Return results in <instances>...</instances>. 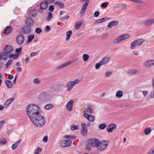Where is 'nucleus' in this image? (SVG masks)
<instances>
[{"label": "nucleus", "mask_w": 154, "mask_h": 154, "mask_svg": "<svg viewBox=\"0 0 154 154\" xmlns=\"http://www.w3.org/2000/svg\"><path fill=\"white\" fill-rule=\"evenodd\" d=\"M26 23L28 26H31L34 23L33 20L30 18H28L26 21Z\"/></svg>", "instance_id": "26"}, {"label": "nucleus", "mask_w": 154, "mask_h": 154, "mask_svg": "<svg viewBox=\"0 0 154 154\" xmlns=\"http://www.w3.org/2000/svg\"><path fill=\"white\" fill-rule=\"evenodd\" d=\"M38 51H37L35 52H32L30 54V56L31 57H33L36 55L38 53Z\"/></svg>", "instance_id": "55"}, {"label": "nucleus", "mask_w": 154, "mask_h": 154, "mask_svg": "<svg viewBox=\"0 0 154 154\" xmlns=\"http://www.w3.org/2000/svg\"><path fill=\"white\" fill-rule=\"evenodd\" d=\"M21 34H28L31 32L30 27V26H27L26 28L21 29Z\"/></svg>", "instance_id": "16"}, {"label": "nucleus", "mask_w": 154, "mask_h": 154, "mask_svg": "<svg viewBox=\"0 0 154 154\" xmlns=\"http://www.w3.org/2000/svg\"><path fill=\"white\" fill-rule=\"evenodd\" d=\"M84 117L86 119L90 122H93L95 120V117L94 116L90 114H85Z\"/></svg>", "instance_id": "18"}, {"label": "nucleus", "mask_w": 154, "mask_h": 154, "mask_svg": "<svg viewBox=\"0 0 154 154\" xmlns=\"http://www.w3.org/2000/svg\"><path fill=\"white\" fill-rule=\"evenodd\" d=\"M99 142V140L94 138L90 139L87 141L89 145L96 148H97Z\"/></svg>", "instance_id": "6"}, {"label": "nucleus", "mask_w": 154, "mask_h": 154, "mask_svg": "<svg viewBox=\"0 0 154 154\" xmlns=\"http://www.w3.org/2000/svg\"><path fill=\"white\" fill-rule=\"evenodd\" d=\"M53 106L52 104H49L46 105L45 106V108L47 110H49L52 109Z\"/></svg>", "instance_id": "43"}, {"label": "nucleus", "mask_w": 154, "mask_h": 154, "mask_svg": "<svg viewBox=\"0 0 154 154\" xmlns=\"http://www.w3.org/2000/svg\"><path fill=\"white\" fill-rule=\"evenodd\" d=\"M72 143V141L69 140H63L60 142V145L61 146L65 147L70 146Z\"/></svg>", "instance_id": "9"}, {"label": "nucleus", "mask_w": 154, "mask_h": 154, "mask_svg": "<svg viewBox=\"0 0 154 154\" xmlns=\"http://www.w3.org/2000/svg\"><path fill=\"white\" fill-rule=\"evenodd\" d=\"M33 83L34 84H38L40 83V81L38 78H36L34 79Z\"/></svg>", "instance_id": "48"}, {"label": "nucleus", "mask_w": 154, "mask_h": 154, "mask_svg": "<svg viewBox=\"0 0 154 154\" xmlns=\"http://www.w3.org/2000/svg\"><path fill=\"white\" fill-rule=\"evenodd\" d=\"M48 140V137L47 135H45L43 138L42 140L45 142L46 143Z\"/></svg>", "instance_id": "56"}, {"label": "nucleus", "mask_w": 154, "mask_h": 154, "mask_svg": "<svg viewBox=\"0 0 154 154\" xmlns=\"http://www.w3.org/2000/svg\"><path fill=\"white\" fill-rule=\"evenodd\" d=\"M109 141L103 140L100 141L97 148V149L99 151H102L105 149L108 145Z\"/></svg>", "instance_id": "3"}, {"label": "nucleus", "mask_w": 154, "mask_h": 154, "mask_svg": "<svg viewBox=\"0 0 154 154\" xmlns=\"http://www.w3.org/2000/svg\"><path fill=\"white\" fill-rule=\"evenodd\" d=\"M69 17V15H67L63 17H62L60 18V20H65L68 19Z\"/></svg>", "instance_id": "61"}, {"label": "nucleus", "mask_w": 154, "mask_h": 154, "mask_svg": "<svg viewBox=\"0 0 154 154\" xmlns=\"http://www.w3.org/2000/svg\"><path fill=\"white\" fill-rule=\"evenodd\" d=\"M152 130L150 128H148L145 129L144 131V133L146 135L149 134L151 132Z\"/></svg>", "instance_id": "36"}, {"label": "nucleus", "mask_w": 154, "mask_h": 154, "mask_svg": "<svg viewBox=\"0 0 154 154\" xmlns=\"http://www.w3.org/2000/svg\"><path fill=\"white\" fill-rule=\"evenodd\" d=\"M138 72L137 70L132 69L130 70L128 72V73L130 75H132L137 73Z\"/></svg>", "instance_id": "38"}, {"label": "nucleus", "mask_w": 154, "mask_h": 154, "mask_svg": "<svg viewBox=\"0 0 154 154\" xmlns=\"http://www.w3.org/2000/svg\"><path fill=\"white\" fill-rule=\"evenodd\" d=\"M41 149L38 148L35 150L34 154H39L41 151Z\"/></svg>", "instance_id": "50"}, {"label": "nucleus", "mask_w": 154, "mask_h": 154, "mask_svg": "<svg viewBox=\"0 0 154 154\" xmlns=\"http://www.w3.org/2000/svg\"><path fill=\"white\" fill-rule=\"evenodd\" d=\"M82 24V23L81 22H79L78 23H75V27L76 29H79L80 27Z\"/></svg>", "instance_id": "45"}, {"label": "nucleus", "mask_w": 154, "mask_h": 154, "mask_svg": "<svg viewBox=\"0 0 154 154\" xmlns=\"http://www.w3.org/2000/svg\"><path fill=\"white\" fill-rule=\"evenodd\" d=\"M52 17V15L51 13L49 12L48 13V15L47 18V21H50Z\"/></svg>", "instance_id": "47"}, {"label": "nucleus", "mask_w": 154, "mask_h": 154, "mask_svg": "<svg viewBox=\"0 0 154 154\" xmlns=\"http://www.w3.org/2000/svg\"><path fill=\"white\" fill-rule=\"evenodd\" d=\"M48 3L45 1L40 4V9L42 10H45L48 7Z\"/></svg>", "instance_id": "23"}, {"label": "nucleus", "mask_w": 154, "mask_h": 154, "mask_svg": "<svg viewBox=\"0 0 154 154\" xmlns=\"http://www.w3.org/2000/svg\"><path fill=\"white\" fill-rule=\"evenodd\" d=\"M35 36L34 35H29L27 36V38H28V40L27 41V43H29L32 40L34 39V38Z\"/></svg>", "instance_id": "33"}, {"label": "nucleus", "mask_w": 154, "mask_h": 154, "mask_svg": "<svg viewBox=\"0 0 154 154\" xmlns=\"http://www.w3.org/2000/svg\"><path fill=\"white\" fill-rule=\"evenodd\" d=\"M64 138H68L71 140H74L75 138L74 136H72L69 135H66L63 137Z\"/></svg>", "instance_id": "40"}, {"label": "nucleus", "mask_w": 154, "mask_h": 154, "mask_svg": "<svg viewBox=\"0 0 154 154\" xmlns=\"http://www.w3.org/2000/svg\"><path fill=\"white\" fill-rule=\"evenodd\" d=\"M81 2H85L82 6V8L81 10L80 14L81 15H83L88 7V4L89 3V0H80Z\"/></svg>", "instance_id": "8"}, {"label": "nucleus", "mask_w": 154, "mask_h": 154, "mask_svg": "<svg viewBox=\"0 0 154 154\" xmlns=\"http://www.w3.org/2000/svg\"><path fill=\"white\" fill-rule=\"evenodd\" d=\"M93 109L90 107L86 109L84 111L83 116H84L85 114H88L87 113L92 114L93 112Z\"/></svg>", "instance_id": "21"}, {"label": "nucleus", "mask_w": 154, "mask_h": 154, "mask_svg": "<svg viewBox=\"0 0 154 154\" xmlns=\"http://www.w3.org/2000/svg\"><path fill=\"white\" fill-rule=\"evenodd\" d=\"M73 106V101L72 100H69L67 103L66 108L69 111L72 110Z\"/></svg>", "instance_id": "15"}, {"label": "nucleus", "mask_w": 154, "mask_h": 154, "mask_svg": "<svg viewBox=\"0 0 154 154\" xmlns=\"http://www.w3.org/2000/svg\"><path fill=\"white\" fill-rule=\"evenodd\" d=\"M107 5L106 4V2L103 3L101 5V6L103 8H106Z\"/></svg>", "instance_id": "60"}, {"label": "nucleus", "mask_w": 154, "mask_h": 154, "mask_svg": "<svg viewBox=\"0 0 154 154\" xmlns=\"http://www.w3.org/2000/svg\"><path fill=\"white\" fill-rule=\"evenodd\" d=\"M116 128V125L115 124L111 123L107 127V131L109 133L112 132L113 130Z\"/></svg>", "instance_id": "13"}, {"label": "nucleus", "mask_w": 154, "mask_h": 154, "mask_svg": "<svg viewBox=\"0 0 154 154\" xmlns=\"http://www.w3.org/2000/svg\"><path fill=\"white\" fill-rule=\"evenodd\" d=\"M123 92L121 90L119 91L116 93V96L119 98H121L123 96Z\"/></svg>", "instance_id": "34"}, {"label": "nucleus", "mask_w": 154, "mask_h": 154, "mask_svg": "<svg viewBox=\"0 0 154 154\" xmlns=\"http://www.w3.org/2000/svg\"><path fill=\"white\" fill-rule=\"evenodd\" d=\"M42 30L39 28H37L35 29V32L37 34H40L42 32Z\"/></svg>", "instance_id": "52"}, {"label": "nucleus", "mask_w": 154, "mask_h": 154, "mask_svg": "<svg viewBox=\"0 0 154 154\" xmlns=\"http://www.w3.org/2000/svg\"><path fill=\"white\" fill-rule=\"evenodd\" d=\"M36 11L35 9H32L30 10L29 15L31 17L35 16L36 15Z\"/></svg>", "instance_id": "31"}, {"label": "nucleus", "mask_w": 154, "mask_h": 154, "mask_svg": "<svg viewBox=\"0 0 154 154\" xmlns=\"http://www.w3.org/2000/svg\"><path fill=\"white\" fill-rule=\"evenodd\" d=\"M21 141V140H19L18 141L13 144L11 146L12 149L13 150L15 149L18 146Z\"/></svg>", "instance_id": "27"}, {"label": "nucleus", "mask_w": 154, "mask_h": 154, "mask_svg": "<svg viewBox=\"0 0 154 154\" xmlns=\"http://www.w3.org/2000/svg\"><path fill=\"white\" fill-rule=\"evenodd\" d=\"M82 131L81 134L83 136H86L87 135V128L86 124L85 123H82L81 124Z\"/></svg>", "instance_id": "12"}, {"label": "nucleus", "mask_w": 154, "mask_h": 154, "mask_svg": "<svg viewBox=\"0 0 154 154\" xmlns=\"http://www.w3.org/2000/svg\"><path fill=\"white\" fill-rule=\"evenodd\" d=\"M50 30V27L48 25L45 28V30L47 32H49Z\"/></svg>", "instance_id": "62"}, {"label": "nucleus", "mask_w": 154, "mask_h": 154, "mask_svg": "<svg viewBox=\"0 0 154 154\" xmlns=\"http://www.w3.org/2000/svg\"><path fill=\"white\" fill-rule=\"evenodd\" d=\"M59 87L60 86L59 85L54 84L50 87V88L53 90L57 91Z\"/></svg>", "instance_id": "29"}, {"label": "nucleus", "mask_w": 154, "mask_h": 154, "mask_svg": "<svg viewBox=\"0 0 154 154\" xmlns=\"http://www.w3.org/2000/svg\"><path fill=\"white\" fill-rule=\"evenodd\" d=\"M119 22L118 20L112 21L110 22L107 25V26L109 28H111L117 26L119 24Z\"/></svg>", "instance_id": "20"}, {"label": "nucleus", "mask_w": 154, "mask_h": 154, "mask_svg": "<svg viewBox=\"0 0 154 154\" xmlns=\"http://www.w3.org/2000/svg\"><path fill=\"white\" fill-rule=\"evenodd\" d=\"M112 74V73L110 72H107L106 73L105 75V76L106 77H108L109 76L111 75Z\"/></svg>", "instance_id": "59"}, {"label": "nucleus", "mask_w": 154, "mask_h": 154, "mask_svg": "<svg viewBox=\"0 0 154 154\" xmlns=\"http://www.w3.org/2000/svg\"><path fill=\"white\" fill-rule=\"evenodd\" d=\"M5 84L7 87L8 88H11L13 87V83L11 81L9 80H6L5 81Z\"/></svg>", "instance_id": "24"}, {"label": "nucleus", "mask_w": 154, "mask_h": 154, "mask_svg": "<svg viewBox=\"0 0 154 154\" xmlns=\"http://www.w3.org/2000/svg\"><path fill=\"white\" fill-rule=\"evenodd\" d=\"M17 42L19 45H21L24 42V37L21 35H19L16 38Z\"/></svg>", "instance_id": "14"}, {"label": "nucleus", "mask_w": 154, "mask_h": 154, "mask_svg": "<svg viewBox=\"0 0 154 154\" xmlns=\"http://www.w3.org/2000/svg\"><path fill=\"white\" fill-rule=\"evenodd\" d=\"M30 120L35 126L38 128L43 127L46 123L45 118L41 113Z\"/></svg>", "instance_id": "2"}, {"label": "nucleus", "mask_w": 154, "mask_h": 154, "mask_svg": "<svg viewBox=\"0 0 154 154\" xmlns=\"http://www.w3.org/2000/svg\"><path fill=\"white\" fill-rule=\"evenodd\" d=\"M18 54H10L9 55L8 57L9 58H14V59H16L18 57Z\"/></svg>", "instance_id": "41"}, {"label": "nucleus", "mask_w": 154, "mask_h": 154, "mask_svg": "<svg viewBox=\"0 0 154 154\" xmlns=\"http://www.w3.org/2000/svg\"><path fill=\"white\" fill-rule=\"evenodd\" d=\"M14 49L10 45H7L4 48V52L7 54H10L12 52Z\"/></svg>", "instance_id": "17"}, {"label": "nucleus", "mask_w": 154, "mask_h": 154, "mask_svg": "<svg viewBox=\"0 0 154 154\" xmlns=\"http://www.w3.org/2000/svg\"><path fill=\"white\" fill-rule=\"evenodd\" d=\"M147 154H154V150L152 149L149 151L148 152Z\"/></svg>", "instance_id": "64"}, {"label": "nucleus", "mask_w": 154, "mask_h": 154, "mask_svg": "<svg viewBox=\"0 0 154 154\" xmlns=\"http://www.w3.org/2000/svg\"><path fill=\"white\" fill-rule=\"evenodd\" d=\"M106 127V125L105 124H101L98 126L99 128L102 130L104 129Z\"/></svg>", "instance_id": "44"}, {"label": "nucleus", "mask_w": 154, "mask_h": 154, "mask_svg": "<svg viewBox=\"0 0 154 154\" xmlns=\"http://www.w3.org/2000/svg\"><path fill=\"white\" fill-rule=\"evenodd\" d=\"M109 60V58L107 57H104L101 61H100V62L102 65H103L107 63Z\"/></svg>", "instance_id": "30"}, {"label": "nucleus", "mask_w": 154, "mask_h": 154, "mask_svg": "<svg viewBox=\"0 0 154 154\" xmlns=\"http://www.w3.org/2000/svg\"><path fill=\"white\" fill-rule=\"evenodd\" d=\"M143 42L142 39H138L133 41L131 44L130 48L131 49H134L136 48V46H139L141 45Z\"/></svg>", "instance_id": "7"}, {"label": "nucleus", "mask_w": 154, "mask_h": 154, "mask_svg": "<svg viewBox=\"0 0 154 154\" xmlns=\"http://www.w3.org/2000/svg\"><path fill=\"white\" fill-rule=\"evenodd\" d=\"M22 48L20 47L18 48H17L15 50V52L17 53H19L22 50Z\"/></svg>", "instance_id": "63"}, {"label": "nucleus", "mask_w": 154, "mask_h": 154, "mask_svg": "<svg viewBox=\"0 0 154 154\" xmlns=\"http://www.w3.org/2000/svg\"><path fill=\"white\" fill-rule=\"evenodd\" d=\"M143 65L146 68H149L154 65V60H147L143 63Z\"/></svg>", "instance_id": "10"}, {"label": "nucleus", "mask_w": 154, "mask_h": 154, "mask_svg": "<svg viewBox=\"0 0 154 154\" xmlns=\"http://www.w3.org/2000/svg\"><path fill=\"white\" fill-rule=\"evenodd\" d=\"M11 27L9 26H8L4 29V32L6 35H8L11 32Z\"/></svg>", "instance_id": "22"}, {"label": "nucleus", "mask_w": 154, "mask_h": 154, "mask_svg": "<svg viewBox=\"0 0 154 154\" xmlns=\"http://www.w3.org/2000/svg\"><path fill=\"white\" fill-rule=\"evenodd\" d=\"M152 88L153 90L150 93V96L151 97L154 98V87H152Z\"/></svg>", "instance_id": "53"}, {"label": "nucleus", "mask_w": 154, "mask_h": 154, "mask_svg": "<svg viewBox=\"0 0 154 154\" xmlns=\"http://www.w3.org/2000/svg\"><path fill=\"white\" fill-rule=\"evenodd\" d=\"M70 129L72 131L78 129V126H76L74 124H72L71 126Z\"/></svg>", "instance_id": "42"}, {"label": "nucleus", "mask_w": 154, "mask_h": 154, "mask_svg": "<svg viewBox=\"0 0 154 154\" xmlns=\"http://www.w3.org/2000/svg\"><path fill=\"white\" fill-rule=\"evenodd\" d=\"M108 35V34L107 33H105L102 34L101 36V38L104 39L106 38Z\"/></svg>", "instance_id": "49"}, {"label": "nucleus", "mask_w": 154, "mask_h": 154, "mask_svg": "<svg viewBox=\"0 0 154 154\" xmlns=\"http://www.w3.org/2000/svg\"><path fill=\"white\" fill-rule=\"evenodd\" d=\"M127 5L125 4H122L120 5V8L122 9H124L126 8Z\"/></svg>", "instance_id": "54"}, {"label": "nucleus", "mask_w": 154, "mask_h": 154, "mask_svg": "<svg viewBox=\"0 0 154 154\" xmlns=\"http://www.w3.org/2000/svg\"><path fill=\"white\" fill-rule=\"evenodd\" d=\"M102 65L100 61L98 63H97L95 65V68L96 69H98L99 68L100 66Z\"/></svg>", "instance_id": "51"}, {"label": "nucleus", "mask_w": 154, "mask_h": 154, "mask_svg": "<svg viewBox=\"0 0 154 154\" xmlns=\"http://www.w3.org/2000/svg\"><path fill=\"white\" fill-rule=\"evenodd\" d=\"M71 63V62L70 61H69V62H67L64 63L60 65L57 68V69H60L62 68H63L65 66H66Z\"/></svg>", "instance_id": "28"}, {"label": "nucleus", "mask_w": 154, "mask_h": 154, "mask_svg": "<svg viewBox=\"0 0 154 154\" xmlns=\"http://www.w3.org/2000/svg\"><path fill=\"white\" fill-rule=\"evenodd\" d=\"M26 111L30 119L41 113L39 106L34 104L28 105Z\"/></svg>", "instance_id": "1"}, {"label": "nucleus", "mask_w": 154, "mask_h": 154, "mask_svg": "<svg viewBox=\"0 0 154 154\" xmlns=\"http://www.w3.org/2000/svg\"><path fill=\"white\" fill-rule=\"evenodd\" d=\"M8 54L5 53V52H2L1 53L0 56L3 59V60H5L7 58V54Z\"/></svg>", "instance_id": "37"}, {"label": "nucleus", "mask_w": 154, "mask_h": 154, "mask_svg": "<svg viewBox=\"0 0 154 154\" xmlns=\"http://www.w3.org/2000/svg\"><path fill=\"white\" fill-rule=\"evenodd\" d=\"M142 23L145 26H150L154 24V18L148 19L142 22Z\"/></svg>", "instance_id": "11"}, {"label": "nucleus", "mask_w": 154, "mask_h": 154, "mask_svg": "<svg viewBox=\"0 0 154 154\" xmlns=\"http://www.w3.org/2000/svg\"><path fill=\"white\" fill-rule=\"evenodd\" d=\"M55 5H57L60 8H63L64 7V4L60 2H56L54 3Z\"/></svg>", "instance_id": "35"}, {"label": "nucleus", "mask_w": 154, "mask_h": 154, "mask_svg": "<svg viewBox=\"0 0 154 154\" xmlns=\"http://www.w3.org/2000/svg\"><path fill=\"white\" fill-rule=\"evenodd\" d=\"M72 32L71 30L68 31L66 33V40H68L70 38L71 35L72 34Z\"/></svg>", "instance_id": "32"}, {"label": "nucleus", "mask_w": 154, "mask_h": 154, "mask_svg": "<svg viewBox=\"0 0 154 154\" xmlns=\"http://www.w3.org/2000/svg\"><path fill=\"white\" fill-rule=\"evenodd\" d=\"M89 56L88 54H85L83 55L82 57L83 60L85 61H86L89 59Z\"/></svg>", "instance_id": "39"}, {"label": "nucleus", "mask_w": 154, "mask_h": 154, "mask_svg": "<svg viewBox=\"0 0 154 154\" xmlns=\"http://www.w3.org/2000/svg\"><path fill=\"white\" fill-rule=\"evenodd\" d=\"M130 36L128 34H125L115 38L113 40V43L115 44H118L123 40L127 39L130 37Z\"/></svg>", "instance_id": "4"}, {"label": "nucleus", "mask_w": 154, "mask_h": 154, "mask_svg": "<svg viewBox=\"0 0 154 154\" xmlns=\"http://www.w3.org/2000/svg\"><path fill=\"white\" fill-rule=\"evenodd\" d=\"M54 9V7L53 5H51L49 7V11L51 12H52Z\"/></svg>", "instance_id": "58"}, {"label": "nucleus", "mask_w": 154, "mask_h": 154, "mask_svg": "<svg viewBox=\"0 0 154 154\" xmlns=\"http://www.w3.org/2000/svg\"><path fill=\"white\" fill-rule=\"evenodd\" d=\"M12 62V60H10L6 64V66L7 68H8V66L10 65Z\"/></svg>", "instance_id": "57"}, {"label": "nucleus", "mask_w": 154, "mask_h": 154, "mask_svg": "<svg viewBox=\"0 0 154 154\" xmlns=\"http://www.w3.org/2000/svg\"><path fill=\"white\" fill-rule=\"evenodd\" d=\"M7 142V140L5 138H2L0 140V144L2 145H4Z\"/></svg>", "instance_id": "46"}, {"label": "nucleus", "mask_w": 154, "mask_h": 154, "mask_svg": "<svg viewBox=\"0 0 154 154\" xmlns=\"http://www.w3.org/2000/svg\"><path fill=\"white\" fill-rule=\"evenodd\" d=\"M14 100V98L13 97L10 98L6 100L3 104L5 107L7 108Z\"/></svg>", "instance_id": "19"}, {"label": "nucleus", "mask_w": 154, "mask_h": 154, "mask_svg": "<svg viewBox=\"0 0 154 154\" xmlns=\"http://www.w3.org/2000/svg\"><path fill=\"white\" fill-rule=\"evenodd\" d=\"M79 82V79H77L75 81H71L69 82L67 84V90L68 91H70L74 86Z\"/></svg>", "instance_id": "5"}, {"label": "nucleus", "mask_w": 154, "mask_h": 154, "mask_svg": "<svg viewBox=\"0 0 154 154\" xmlns=\"http://www.w3.org/2000/svg\"><path fill=\"white\" fill-rule=\"evenodd\" d=\"M109 18L107 17H104L101 19L97 20L95 21V23H102L103 22L105 21L106 20H108Z\"/></svg>", "instance_id": "25"}]
</instances>
